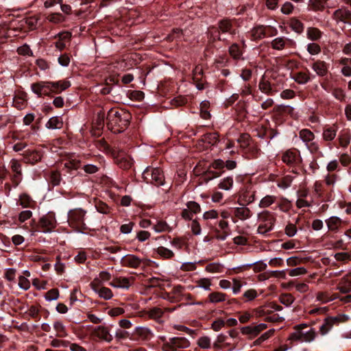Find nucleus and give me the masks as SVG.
Instances as JSON below:
<instances>
[{
    "instance_id": "nucleus-1",
    "label": "nucleus",
    "mask_w": 351,
    "mask_h": 351,
    "mask_svg": "<svg viewBox=\"0 0 351 351\" xmlns=\"http://www.w3.org/2000/svg\"><path fill=\"white\" fill-rule=\"evenodd\" d=\"M131 114L118 108L108 110L106 117L108 128L114 133H121L128 126Z\"/></svg>"
},
{
    "instance_id": "nucleus-2",
    "label": "nucleus",
    "mask_w": 351,
    "mask_h": 351,
    "mask_svg": "<svg viewBox=\"0 0 351 351\" xmlns=\"http://www.w3.org/2000/svg\"><path fill=\"white\" fill-rule=\"evenodd\" d=\"M88 220L87 212L81 208L71 209L68 213L69 225L79 232H84L88 229L86 225Z\"/></svg>"
},
{
    "instance_id": "nucleus-3",
    "label": "nucleus",
    "mask_w": 351,
    "mask_h": 351,
    "mask_svg": "<svg viewBox=\"0 0 351 351\" xmlns=\"http://www.w3.org/2000/svg\"><path fill=\"white\" fill-rule=\"evenodd\" d=\"M307 326L306 324H300L295 326L294 331L290 335L289 339L301 343H311L317 337V332L313 328L304 330Z\"/></svg>"
},
{
    "instance_id": "nucleus-4",
    "label": "nucleus",
    "mask_w": 351,
    "mask_h": 351,
    "mask_svg": "<svg viewBox=\"0 0 351 351\" xmlns=\"http://www.w3.org/2000/svg\"><path fill=\"white\" fill-rule=\"evenodd\" d=\"M258 220L259 225L257 232L260 234H266L274 229L276 219L273 213L265 210L258 214Z\"/></svg>"
},
{
    "instance_id": "nucleus-5",
    "label": "nucleus",
    "mask_w": 351,
    "mask_h": 351,
    "mask_svg": "<svg viewBox=\"0 0 351 351\" xmlns=\"http://www.w3.org/2000/svg\"><path fill=\"white\" fill-rule=\"evenodd\" d=\"M142 177L145 182L156 186H162L165 184V176L162 170L159 167H147L143 172Z\"/></svg>"
},
{
    "instance_id": "nucleus-6",
    "label": "nucleus",
    "mask_w": 351,
    "mask_h": 351,
    "mask_svg": "<svg viewBox=\"0 0 351 351\" xmlns=\"http://www.w3.org/2000/svg\"><path fill=\"white\" fill-rule=\"evenodd\" d=\"M163 341L162 346V351H178L180 349H185L190 346L191 343L184 337H173L166 339L165 337H161Z\"/></svg>"
},
{
    "instance_id": "nucleus-7",
    "label": "nucleus",
    "mask_w": 351,
    "mask_h": 351,
    "mask_svg": "<svg viewBox=\"0 0 351 351\" xmlns=\"http://www.w3.org/2000/svg\"><path fill=\"white\" fill-rule=\"evenodd\" d=\"M234 21L228 19H223L218 22V30L214 27L210 28L209 34L210 37L213 38V40H221L219 32L228 33L230 34H235L236 31L233 26Z\"/></svg>"
},
{
    "instance_id": "nucleus-8",
    "label": "nucleus",
    "mask_w": 351,
    "mask_h": 351,
    "mask_svg": "<svg viewBox=\"0 0 351 351\" xmlns=\"http://www.w3.org/2000/svg\"><path fill=\"white\" fill-rule=\"evenodd\" d=\"M57 221L53 213H48L38 221L36 231L45 234L50 233L56 227Z\"/></svg>"
},
{
    "instance_id": "nucleus-9",
    "label": "nucleus",
    "mask_w": 351,
    "mask_h": 351,
    "mask_svg": "<svg viewBox=\"0 0 351 351\" xmlns=\"http://www.w3.org/2000/svg\"><path fill=\"white\" fill-rule=\"evenodd\" d=\"M348 319V317L346 315L327 317L324 319V323L320 326L319 332L322 335H326L334 326L338 325L341 322H345Z\"/></svg>"
},
{
    "instance_id": "nucleus-10",
    "label": "nucleus",
    "mask_w": 351,
    "mask_h": 351,
    "mask_svg": "<svg viewBox=\"0 0 351 351\" xmlns=\"http://www.w3.org/2000/svg\"><path fill=\"white\" fill-rule=\"evenodd\" d=\"M299 138L305 144L308 149L311 153H316L319 149L317 142L315 141V136L313 132L308 129H302L299 132Z\"/></svg>"
},
{
    "instance_id": "nucleus-11",
    "label": "nucleus",
    "mask_w": 351,
    "mask_h": 351,
    "mask_svg": "<svg viewBox=\"0 0 351 351\" xmlns=\"http://www.w3.org/2000/svg\"><path fill=\"white\" fill-rule=\"evenodd\" d=\"M282 161L288 166L299 165L302 160L300 152L296 149H289L282 153Z\"/></svg>"
},
{
    "instance_id": "nucleus-12",
    "label": "nucleus",
    "mask_w": 351,
    "mask_h": 351,
    "mask_svg": "<svg viewBox=\"0 0 351 351\" xmlns=\"http://www.w3.org/2000/svg\"><path fill=\"white\" fill-rule=\"evenodd\" d=\"M51 85V81H40L32 84L31 90L38 97L49 96L51 94H53Z\"/></svg>"
},
{
    "instance_id": "nucleus-13",
    "label": "nucleus",
    "mask_w": 351,
    "mask_h": 351,
    "mask_svg": "<svg viewBox=\"0 0 351 351\" xmlns=\"http://www.w3.org/2000/svg\"><path fill=\"white\" fill-rule=\"evenodd\" d=\"M154 337L152 330L145 326H137L132 334V339L140 343L150 341Z\"/></svg>"
},
{
    "instance_id": "nucleus-14",
    "label": "nucleus",
    "mask_w": 351,
    "mask_h": 351,
    "mask_svg": "<svg viewBox=\"0 0 351 351\" xmlns=\"http://www.w3.org/2000/svg\"><path fill=\"white\" fill-rule=\"evenodd\" d=\"M91 335L93 338L100 341L110 343L113 340V336L110 333V328L108 326H97L93 329Z\"/></svg>"
},
{
    "instance_id": "nucleus-15",
    "label": "nucleus",
    "mask_w": 351,
    "mask_h": 351,
    "mask_svg": "<svg viewBox=\"0 0 351 351\" xmlns=\"http://www.w3.org/2000/svg\"><path fill=\"white\" fill-rule=\"evenodd\" d=\"M232 221L237 223L239 220L245 221L252 216V210L244 204L240 207L231 208Z\"/></svg>"
},
{
    "instance_id": "nucleus-16",
    "label": "nucleus",
    "mask_w": 351,
    "mask_h": 351,
    "mask_svg": "<svg viewBox=\"0 0 351 351\" xmlns=\"http://www.w3.org/2000/svg\"><path fill=\"white\" fill-rule=\"evenodd\" d=\"M332 18L336 22H343L351 25V11L347 8L342 7L336 10L332 14Z\"/></svg>"
},
{
    "instance_id": "nucleus-17",
    "label": "nucleus",
    "mask_w": 351,
    "mask_h": 351,
    "mask_svg": "<svg viewBox=\"0 0 351 351\" xmlns=\"http://www.w3.org/2000/svg\"><path fill=\"white\" fill-rule=\"evenodd\" d=\"M142 259L134 254H127L121 259V264L123 267L137 269L142 264Z\"/></svg>"
},
{
    "instance_id": "nucleus-18",
    "label": "nucleus",
    "mask_w": 351,
    "mask_h": 351,
    "mask_svg": "<svg viewBox=\"0 0 351 351\" xmlns=\"http://www.w3.org/2000/svg\"><path fill=\"white\" fill-rule=\"evenodd\" d=\"M311 67L320 77L326 76L328 72V64L321 60H314Z\"/></svg>"
},
{
    "instance_id": "nucleus-19",
    "label": "nucleus",
    "mask_w": 351,
    "mask_h": 351,
    "mask_svg": "<svg viewBox=\"0 0 351 351\" xmlns=\"http://www.w3.org/2000/svg\"><path fill=\"white\" fill-rule=\"evenodd\" d=\"M131 279L127 277H114L109 282V285L118 289H128L131 286Z\"/></svg>"
},
{
    "instance_id": "nucleus-20",
    "label": "nucleus",
    "mask_w": 351,
    "mask_h": 351,
    "mask_svg": "<svg viewBox=\"0 0 351 351\" xmlns=\"http://www.w3.org/2000/svg\"><path fill=\"white\" fill-rule=\"evenodd\" d=\"M338 130H339V126L337 123H334L330 125H326L323 128V132H322L323 140L325 141H333L337 136Z\"/></svg>"
},
{
    "instance_id": "nucleus-21",
    "label": "nucleus",
    "mask_w": 351,
    "mask_h": 351,
    "mask_svg": "<svg viewBox=\"0 0 351 351\" xmlns=\"http://www.w3.org/2000/svg\"><path fill=\"white\" fill-rule=\"evenodd\" d=\"M258 88L262 93L267 95H274L277 93V90L274 88V86L265 75L259 81Z\"/></svg>"
},
{
    "instance_id": "nucleus-22",
    "label": "nucleus",
    "mask_w": 351,
    "mask_h": 351,
    "mask_svg": "<svg viewBox=\"0 0 351 351\" xmlns=\"http://www.w3.org/2000/svg\"><path fill=\"white\" fill-rule=\"evenodd\" d=\"M90 285L92 290L96 293L99 298L108 300L113 297V293L110 289L103 287L102 285H96L95 284Z\"/></svg>"
},
{
    "instance_id": "nucleus-23",
    "label": "nucleus",
    "mask_w": 351,
    "mask_h": 351,
    "mask_svg": "<svg viewBox=\"0 0 351 351\" xmlns=\"http://www.w3.org/2000/svg\"><path fill=\"white\" fill-rule=\"evenodd\" d=\"M337 289L342 293L351 292V271L341 278Z\"/></svg>"
},
{
    "instance_id": "nucleus-24",
    "label": "nucleus",
    "mask_w": 351,
    "mask_h": 351,
    "mask_svg": "<svg viewBox=\"0 0 351 351\" xmlns=\"http://www.w3.org/2000/svg\"><path fill=\"white\" fill-rule=\"evenodd\" d=\"M325 222L328 230L334 232H338L343 225V220L337 216H331Z\"/></svg>"
},
{
    "instance_id": "nucleus-25",
    "label": "nucleus",
    "mask_w": 351,
    "mask_h": 351,
    "mask_svg": "<svg viewBox=\"0 0 351 351\" xmlns=\"http://www.w3.org/2000/svg\"><path fill=\"white\" fill-rule=\"evenodd\" d=\"M23 156L26 162L33 165L41 160L42 154L36 149H27L24 152Z\"/></svg>"
},
{
    "instance_id": "nucleus-26",
    "label": "nucleus",
    "mask_w": 351,
    "mask_h": 351,
    "mask_svg": "<svg viewBox=\"0 0 351 351\" xmlns=\"http://www.w3.org/2000/svg\"><path fill=\"white\" fill-rule=\"evenodd\" d=\"M249 38L254 41H257L265 38L263 25H257L248 32Z\"/></svg>"
},
{
    "instance_id": "nucleus-27",
    "label": "nucleus",
    "mask_w": 351,
    "mask_h": 351,
    "mask_svg": "<svg viewBox=\"0 0 351 351\" xmlns=\"http://www.w3.org/2000/svg\"><path fill=\"white\" fill-rule=\"evenodd\" d=\"M53 94H60L71 86V82L67 80L51 82Z\"/></svg>"
},
{
    "instance_id": "nucleus-28",
    "label": "nucleus",
    "mask_w": 351,
    "mask_h": 351,
    "mask_svg": "<svg viewBox=\"0 0 351 351\" xmlns=\"http://www.w3.org/2000/svg\"><path fill=\"white\" fill-rule=\"evenodd\" d=\"M291 43V40L284 36L274 38L271 42L272 49L276 50H282Z\"/></svg>"
},
{
    "instance_id": "nucleus-29",
    "label": "nucleus",
    "mask_w": 351,
    "mask_h": 351,
    "mask_svg": "<svg viewBox=\"0 0 351 351\" xmlns=\"http://www.w3.org/2000/svg\"><path fill=\"white\" fill-rule=\"evenodd\" d=\"M18 204L23 208H34L36 205L35 201L27 193H22L19 197Z\"/></svg>"
},
{
    "instance_id": "nucleus-30",
    "label": "nucleus",
    "mask_w": 351,
    "mask_h": 351,
    "mask_svg": "<svg viewBox=\"0 0 351 351\" xmlns=\"http://www.w3.org/2000/svg\"><path fill=\"white\" fill-rule=\"evenodd\" d=\"M339 145L343 148H346L351 141V133L348 129L342 130L339 134Z\"/></svg>"
},
{
    "instance_id": "nucleus-31",
    "label": "nucleus",
    "mask_w": 351,
    "mask_h": 351,
    "mask_svg": "<svg viewBox=\"0 0 351 351\" xmlns=\"http://www.w3.org/2000/svg\"><path fill=\"white\" fill-rule=\"evenodd\" d=\"M195 286H189L188 288L191 290L194 289L195 287L203 289L205 291H210L212 286V280L208 278H202L195 281Z\"/></svg>"
},
{
    "instance_id": "nucleus-32",
    "label": "nucleus",
    "mask_w": 351,
    "mask_h": 351,
    "mask_svg": "<svg viewBox=\"0 0 351 351\" xmlns=\"http://www.w3.org/2000/svg\"><path fill=\"white\" fill-rule=\"evenodd\" d=\"M295 176L292 175H286L280 178H279L276 181V184L278 188L285 190L291 186L293 180L295 179Z\"/></svg>"
},
{
    "instance_id": "nucleus-33",
    "label": "nucleus",
    "mask_w": 351,
    "mask_h": 351,
    "mask_svg": "<svg viewBox=\"0 0 351 351\" xmlns=\"http://www.w3.org/2000/svg\"><path fill=\"white\" fill-rule=\"evenodd\" d=\"M351 58H342L339 60V64L341 66V72L345 77H351Z\"/></svg>"
},
{
    "instance_id": "nucleus-34",
    "label": "nucleus",
    "mask_w": 351,
    "mask_h": 351,
    "mask_svg": "<svg viewBox=\"0 0 351 351\" xmlns=\"http://www.w3.org/2000/svg\"><path fill=\"white\" fill-rule=\"evenodd\" d=\"M112 276L107 271H101L99 272L97 277H96L91 282L90 285H102L104 283L108 282L111 280Z\"/></svg>"
},
{
    "instance_id": "nucleus-35",
    "label": "nucleus",
    "mask_w": 351,
    "mask_h": 351,
    "mask_svg": "<svg viewBox=\"0 0 351 351\" xmlns=\"http://www.w3.org/2000/svg\"><path fill=\"white\" fill-rule=\"evenodd\" d=\"M224 270V265L219 262L210 263L205 267V271L211 274H221L223 273Z\"/></svg>"
},
{
    "instance_id": "nucleus-36",
    "label": "nucleus",
    "mask_w": 351,
    "mask_h": 351,
    "mask_svg": "<svg viewBox=\"0 0 351 351\" xmlns=\"http://www.w3.org/2000/svg\"><path fill=\"white\" fill-rule=\"evenodd\" d=\"M45 126L51 130L60 129L63 126L62 119L58 116L52 117L47 122Z\"/></svg>"
},
{
    "instance_id": "nucleus-37",
    "label": "nucleus",
    "mask_w": 351,
    "mask_h": 351,
    "mask_svg": "<svg viewBox=\"0 0 351 351\" xmlns=\"http://www.w3.org/2000/svg\"><path fill=\"white\" fill-rule=\"evenodd\" d=\"M226 298V294L219 291L212 292L208 296V302L213 304L225 302Z\"/></svg>"
},
{
    "instance_id": "nucleus-38",
    "label": "nucleus",
    "mask_w": 351,
    "mask_h": 351,
    "mask_svg": "<svg viewBox=\"0 0 351 351\" xmlns=\"http://www.w3.org/2000/svg\"><path fill=\"white\" fill-rule=\"evenodd\" d=\"M71 34L69 32L58 33L55 38H59V40L55 43V47L60 51L63 50L66 47V44L63 40L70 39Z\"/></svg>"
},
{
    "instance_id": "nucleus-39",
    "label": "nucleus",
    "mask_w": 351,
    "mask_h": 351,
    "mask_svg": "<svg viewBox=\"0 0 351 351\" xmlns=\"http://www.w3.org/2000/svg\"><path fill=\"white\" fill-rule=\"evenodd\" d=\"M154 251L160 258L163 259H171L173 258L175 255L172 250L163 246L158 247L157 248L154 249Z\"/></svg>"
},
{
    "instance_id": "nucleus-40",
    "label": "nucleus",
    "mask_w": 351,
    "mask_h": 351,
    "mask_svg": "<svg viewBox=\"0 0 351 351\" xmlns=\"http://www.w3.org/2000/svg\"><path fill=\"white\" fill-rule=\"evenodd\" d=\"M234 184V180L232 176H227L226 178H223L221 179L217 186L219 189L225 190V191H230L232 189Z\"/></svg>"
},
{
    "instance_id": "nucleus-41",
    "label": "nucleus",
    "mask_w": 351,
    "mask_h": 351,
    "mask_svg": "<svg viewBox=\"0 0 351 351\" xmlns=\"http://www.w3.org/2000/svg\"><path fill=\"white\" fill-rule=\"evenodd\" d=\"M277 200V197L272 195H267L259 202L258 206L261 208H266L274 204Z\"/></svg>"
},
{
    "instance_id": "nucleus-42",
    "label": "nucleus",
    "mask_w": 351,
    "mask_h": 351,
    "mask_svg": "<svg viewBox=\"0 0 351 351\" xmlns=\"http://www.w3.org/2000/svg\"><path fill=\"white\" fill-rule=\"evenodd\" d=\"M322 32L317 28L311 27L306 29V36L312 41H317L321 38Z\"/></svg>"
},
{
    "instance_id": "nucleus-43",
    "label": "nucleus",
    "mask_w": 351,
    "mask_h": 351,
    "mask_svg": "<svg viewBox=\"0 0 351 351\" xmlns=\"http://www.w3.org/2000/svg\"><path fill=\"white\" fill-rule=\"evenodd\" d=\"M53 328L56 332V336L58 337H66L68 335L65 326L60 321H56L53 323Z\"/></svg>"
},
{
    "instance_id": "nucleus-44",
    "label": "nucleus",
    "mask_w": 351,
    "mask_h": 351,
    "mask_svg": "<svg viewBox=\"0 0 351 351\" xmlns=\"http://www.w3.org/2000/svg\"><path fill=\"white\" fill-rule=\"evenodd\" d=\"M316 298L317 300L322 303H327L338 298V295L337 293L331 295L328 292H319Z\"/></svg>"
},
{
    "instance_id": "nucleus-45",
    "label": "nucleus",
    "mask_w": 351,
    "mask_h": 351,
    "mask_svg": "<svg viewBox=\"0 0 351 351\" xmlns=\"http://www.w3.org/2000/svg\"><path fill=\"white\" fill-rule=\"evenodd\" d=\"M229 54L234 60H239L241 58L243 51L240 46L237 43L232 44L229 47Z\"/></svg>"
},
{
    "instance_id": "nucleus-46",
    "label": "nucleus",
    "mask_w": 351,
    "mask_h": 351,
    "mask_svg": "<svg viewBox=\"0 0 351 351\" xmlns=\"http://www.w3.org/2000/svg\"><path fill=\"white\" fill-rule=\"evenodd\" d=\"M292 79L299 84H305L310 81V76L305 72H298L292 76Z\"/></svg>"
},
{
    "instance_id": "nucleus-47",
    "label": "nucleus",
    "mask_w": 351,
    "mask_h": 351,
    "mask_svg": "<svg viewBox=\"0 0 351 351\" xmlns=\"http://www.w3.org/2000/svg\"><path fill=\"white\" fill-rule=\"evenodd\" d=\"M202 140L204 143L214 145L219 141V135L217 132L206 133L202 136Z\"/></svg>"
},
{
    "instance_id": "nucleus-48",
    "label": "nucleus",
    "mask_w": 351,
    "mask_h": 351,
    "mask_svg": "<svg viewBox=\"0 0 351 351\" xmlns=\"http://www.w3.org/2000/svg\"><path fill=\"white\" fill-rule=\"evenodd\" d=\"M289 26L293 31L301 34L304 29V24L296 18H291L289 21Z\"/></svg>"
},
{
    "instance_id": "nucleus-49",
    "label": "nucleus",
    "mask_w": 351,
    "mask_h": 351,
    "mask_svg": "<svg viewBox=\"0 0 351 351\" xmlns=\"http://www.w3.org/2000/svg\"><path fill=\"white\" fill-rule=\"evenodd\" d=\"M239 199L246 204L254 202L256 199V192L254 191H245L241 194Z\"/></svg>"
},
{
    "instance_id": "nucleus-50",
    "label": "nucleus",
    "mask_w": 351,
    "mask_h": 351,
    "mask_svg": "<svg viewBox=\"0 0 351 351\" xmlns=\"http://www.w3.org/2000/svg\"><path fill=\"white\" fill-rule=\"evenodd\" d=\"M48 180L53 186L59 185L62 180L60 173L58 171H51L49 174Z\"/></svg>"
},
{
    "instance_id": "nucleus-51",
    "label": "nucleus",
    "mask_w": 351,
    "mask_h": 351,
    "mask_svg": "<svg viewBox=\"0 0 351 351\" xmlns=\"http://www.w3.org/2000/svg\"><path fill=\"white\" fill-rule=\"evenodd\" d=\"M261 149L258 145L251 143L250 146L245 150V153L248 155L247 157L255 158L260 154Z\"/></svg>"
},
{
    "instance_id": "nucleus-52",
    "label": "nucleus",
    "mask_w": 351,
    "mask_h": 351,
    "mask_svg": "<svg viewBox=\"0 0 351 351\" xmlns=\"http://www.w3.org/2000/svg\"><path fill=\"white\" fill-rule=\"evenodd\" d=\"M237 142L240 144V147L243 150H245L252 143L250 135L246 133L241 134L237 139Z\"/></svg>"
},
{
    "instance_id": "nucleus-53",
    "label": "nucleus",
    "mask_w": 351,
    "mask_h": 351,
    "mask_svg": "<svg viewBox=\"0 0 351 351\" xmlns=\"http://www.w3.org/2000/svg\"><path fill=\"white\" fill-rule=\"evenodd\" d=\"M153 229L156 232L160 233L163 232H169L171 228L167 222L159 220L153 225Z\"/></svg>"
},
{
    "instance_id": "nucleus-54",
    "label": "nucleus",
    "mask_w": 351,
    "mask_h": 351,
    "mask_svg": "<svg viewBox=\"0 0 351 351\" xmlns=\"http://www.w3.org/2000/svg\"><path fill=\"white\" fill-rule=\"evenodd\" d=\"M197 345L201 349L208 350L211 347V339L208 336H202L197 340Z\"/></svg>"
},
{
    "instance_id": "nucleus-55",
    "label": "nucleus",
    "mask_w": 351,
    "mask_h": 351,
    "mask_svg": "<svg viewBox=\"0 0 351 351\" xmlns=\"http://www.w3.org/2000/svg\"><path fill=\"white\" fill-rule=\"evenodd\" d=\"M313 193L317 197H322L324 193V185L320 180H317L313 184Z\"/></svg>"
},
{
    "instance_id": "nucleus-56",
    "label": "nucleus",
    "mask_w": 351,
    "mask_h": 351,
    "mask_svg": "<svg viewBox=\"0 0 351 351\" xmlns=\"http://www.w3.org/2000/svg\"><path fill=\"white\" fill-rule=\"evenodd\" d=\"M252 266H254L253 270L255 272H259V271H262L265 270L267 268V265L263 261H258L253 262L251 263H247V264L243 265V267H250Z\"/></svg>"
},
{
    "instance_id": "nucleus-57",
    "label": "nucleus",
    "mask_w": 351,
    "mask_h": 351,
    "mask_svg": "<svg viewBox=\"0 0 351 351\" xmlns=\"http://www.w3.org/2000/svg\"><path fill=\"white\" fill-rule=\"evenodd\" d=\"M209 102L206 100L203 101L200 104V117L204 119H208L210 114L208 111Z\"/></svg>"
},
{
    "instance_id": "nucleus-58",
    "label": "nucleus",
    "mask_w": 351,
    "mask_h": 351,
    "mask_svg": "<svg viewBox=\"0 0 351 351\" xmlns=\"http://www.w3.org/2000/svg\"><path fill=\"white\" fill-rule=\"evenodd\" d=\"M258 294L257 291L254 289H250L244 292L243 294V301L245 302L254 300L258 297Z\"/></svg>"
},
{
    "instance_id": "nucleus-59",
    "label": "nucleus",
    "mask_w": 351,
    "mask_h": 351,
    "mask_svg": "<svg viewBox=\"0 0 351 351\" xmlns=\"http://www.w3.org/2000/svg\"><path fill=\"white\" fill-rule=\"evenodd\" d=\"M241 332L243 335H249L250 337H255L258 335V333L254 326H243L241 328Z\"/></svg>"
},
{
    "instance_id": "nucleus-60",
    "label": "nucleus",
    "mask_w": 351,
    "mask_h": 351,
    "mask_svg": "<svg viewBox=\"0 0 351 351\" xmlns=\"http://www.w3.org/2000/svg\"><path fill=\"white\" fill-rule=\"evenodd\" d=\"M277 207L280 211L283 213H287L291 208V203L287 199L282 198L281 200L278 203Z\"/></svg>"
},
{
    "instance_id": "nucleus-61",
    "label": "nucleus",
    "mask_w": 351,
    "mask_h": 351,
    "mask_svg": "<svg viewBox=\"0 0 351 351\" xmlns=\"http://www.w3.org/2000/svg\"><path fill=\"white\" fill-rule=\"evenodd\" d=\"M148 315L151 319L158 320L163 315V311L158 307H154L149 310Z\"/></svg>"
},
{
    "instance_id": "nucleus-62",
    "label": "nucleus",
    "mask_w": 351,
    "mask_h": 351,
    "mask_svg": "<svg viewBox=\"0 0 351 351\" xmlns=\"http://www.w3.org/2000/svg\"><path fill=\"white\" fill-rule=\"evenodd\" d=\"M339 162L342 165V166L345 167H348V173L351 172V156L348 154H342L339 156Z\"/></svg>"
},
{
    "instance_id": "nucleus-63",
    "label": "nucleus",
    "mask_w": 351,
    "mask_h": 351,
    "mask_svg": "<svg viewBox=\"0 0 351 351\" xmlns=\"http://www.w3.org/2000/svg\"><path fill=\"white\" fill-rule=\"evenodd\" d=\"M59 291L58 289H51L49 290L45 295V299L48 301L56 300L59 298Z\"/></svg>"
},
{
    "instance_id": "nucleus-64",
    "label": "nucleus",
    "mask_w": 351,
    "mask_h": 351,
    "mask_svg": "<svg viewBox=\"0 0 351 351\" xmlns=\"http://www.w3.org/2000/svg\"><path fill=\"white\" fill-rule=\"evenodd\" d=\"M335 258L337 261L348 263L351 261V253L338 252L335 254Z\"/></svg>"
}]
</instances>
